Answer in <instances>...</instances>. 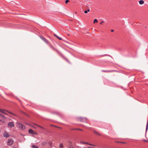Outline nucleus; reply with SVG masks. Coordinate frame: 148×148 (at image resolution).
I'll return each mask as SVG.
<instances>
[{
  "label": "nucleus",
  "mask_w": 148,
  "mask_h": 148,
  "mask_svg": "<svg viewBox=\"0 0 148 148\" xmlns=\"http://www.w3.org/2000/svg\"><path fill=\"white\" fill-rule=\"evenodd\" d=\"M9 135L6 132H5L3 134V136L4 137H5L6 138L8 137H9Z\"/></svg>",
  "instance_id": "5"
},
{
  "label": "nucleus",
  "mask_w": 148,
  "mask_h": 148,
  "mask_svg": "<svg viewBox=\"0 0 148 148\" xmlns=\"http://www.w3.org/2000/svg\"><path fill=\"white\" fill-rule=\"evenodd\" d=\"M97 19H95L94 20V21H93L94 23H97Z\"/></svg>",
  "instance_id": "10"
},
{
  "label": "nucleus",
  "mask_w": 148,
  "mask_h": 148,
  "mask_svg": "<svg viewBox=\"0 0 148 148\" xmlns=\"http://www.w3.org/2000/svg\"><path fill=\"white\" fill-rule=\"evenodd\" d=\"M69 2V0H66L65 1V3L66 4V3H67Z\"/></svg>",
  "instance_id": "13"
},
{
  "label": "nucleus",
  "mask_w": 148,
  "mask_h": 148,
  "mask_svg": "<svg viewBox=\"0 0 148 148\" xmlns=\"http://www.w3.org/2000/svg\"><path fill=\"white\" fill-rule=\"evenodd\" d=\"M29 133L31 134H34V132L33 130H32L30 129L29 130Z\"/></svg>",
  "instance_id": "7"
},
{
  "label": "nucleus",
  "mask_w": 148,
  "mask_h": 148,
  "mask_svg": "<svg viewBox=\"0 0 148 148\" xmlns=\"http://www.w3.org/2000/svg\"><path fill=\"white\" fill-rule=\"evenodd\" d=\"M103 23V21H102L100 23V24H101Z\"/></svg>",
  "instance_id": "17"
},
{
  "label": "nucleus",
  "mask_w": 148,
  "mask_h": 148,
  "mask_svg": "<svg viewBox=\"0 0 148 148\" xmlns=\"http://www.w3.org/2000/svg\"><path fill=\"white\" fill-rule=\"evenodd\" d=\"M113 31H114V30H111V31L112 32H113Z\"/></svg>",
  "instance_id": "20"
},
{
  "label": "nucleus",
  "mask_w": 148,
  "mask_h": 148,
  "mask_svg": "<svg viewBox=\"0 0 148 148\" xmlns=\"http://www.w3.org/2000/svg\"><path fill=\"white\" fill-rule=\"evenodd\" d=\"M86 10L87 11V12H89L90 10V9H88Z\"/></svg>",
  "instance_id": "18"
},
{
  "label": "nucleus",
  "mask_w": 148,
  "mask_h": 148,
  "mask_svg": "<svg viewBox=\"0 0 148 148\" xmlns=\"http://www.w3.org/2000/svg\"><path fill=\"white\" fill-rule=\"evenodd\" d=\"M60 148H62V147H63V145H62V144L61 143V144H60Z\"/></svg>",
  "instance_id": "12"
},
{
  "label": "nucleus",
  "mask_w": 148,
  "mask_h": 148,
  "mask_svg": "<svg viewBox=\"0 0 148 148\" xmlns=\"http://www.w3.org/2000/svg\"><path fill=\"white\" fill-rule=\"evenodd\" d=\"M144 3V1L142 0H140L139 1V3L141 5L143 4Z\"/></svg>",
  "instance_id": "8"
},
{
  "label": "nucleus",
  "mask_w": 148,
  "mask_h": 148,
  "mask_svg": "<svg viewBox=\"0 0 148 148\" xmlns=\"http://www.w3.org/2000/svg\"><path fill=\"white\" fill-rule=\"evenodd\" d=\"M18 126L22 130H24L25 129V126L23 125L22 124L20 123H18Z\"/></svg>",
  "instance_id": "2"
},
{
  "label": "nucleus",
  "mask_w": 148,
  "mask_h": 148,
  "mask_svg": "<svg viewBox=\"0 0 148 148\" xmlns=\"http://www.w3.org/2000/svg\"><path fill=\"white\" fill-rule=\"evenodd\" d=\"M80 143L81 144H88V143H86L84 142H82V141H81L80 142Z\"/></svg>",
  "instance_id": "11"
},
{
  "label": "nucleus",
  "mask_w": 148,
  "mask_h": 148,
  "mask_svg": "<svg viewBox=\"0 0 148 148\" xmlns=\"http://www.w3.org/2000/svg\"><path fill=\"white\" fill-rule=\"evenodd\" d=\"M84 12L85 13H87L88 12L86 10Z\"/></svg>",
  "instance_id": "15"
},
{
  "label": "nucleus",
  "mask_w": 148,
  "mask_h": 148,
  "mask_svg": "<svg viewBox=\"0 0 148 148\" xmlns=\"http://www.w3.org/2000/svg\"><path fill=\"white\" fill-rule=\"evenodd\" d=\"M0 121H1L2 122H3V123H4L5 122V121L4 120L3 121H2V120H0Z\"/></svg>",
  "instance_id": "16"
},
{
  "label": "nucleus",
  "mask_w": 148,
  "mask_h": 148,
  "mask_svg": "<svg viewBox=\"0 0 148 148\" xmlns=\"http://www.w3.org/2000/svg\"><path fill=\"white\" fill-rule=\"evenodd\" d=\"M146 142H148V141H147V140H146Z\"/></svg>",
  "instance_id": "21"
},
{
  "label": "nucleus",
  "mask_w": 148,
  "mask_h": 148,
  "mask_svg": "<svg viewBox=\"0 0 148 148\" xmlns=\"http://www.w3.org/2000/svg\"><path fill=\"white\" fill-rule=\"evenodd\" d=\"M13 143V140L12 139H9L8 141V144L9 145H11Z\"/></svg>",
  "instance_id": "3"
},
{
  "label": "nucleus",
  "mask_w": 148,
  "mask_h": 148,
  "mask_svg": "<svg viewBox=\"0 0 148 148\" xmlns=\"http://www.w3.org/2000/svg\"><path fill=\"white\" fill-rule=\"evenodd\" d=\"M0 112H1L2 113H3L10 116V115H12L11 113L9 112H8L7 111L3 109H0Z\"/></svg>",
  "instance_id": "1"
},
{
  "label": "nucleus",
  "mask_w": 148,
  "mask_h": 148,
  "mask_svg": "<svg viewBox=\"0 0 148 148\" xmlns=\"http://www.w3.org/2000/svg\"><path fill=\"white\" fill-rule=\"evenodd\" d=\"M32 147L33 148H38V146H36L35 145H32Z\"/></svg>",
  "instance_id": "9"
},
{
  "label": "nucleus",
  "mask_w": 148,
  "mask_h": 148,
  "mask_svg": "<svg viewBox=\"0 0 148 148\" xmlns=\"http://www.w3.org/2000/svg\"><path fill=\"white\" fill-rule=\"evenodd\" d=\"M8 125L9 127H12L14 126L13 123L12 122H11L9 123L8 124Z\"/></svg>",
  "instance_id": "4"
},
{
  "label": "nucleus",
  "mask_w": 148,
  "mask_h": 148,
  "mask_svg": "<svg viewBox=\"0 0 148 148\" xmlns=\"http://www.w3.org/2000/svg\"><path fill=\"white\" fill-rule=\"evenodd\" d=\"M148 122H147V125L146 130H147L148 129Z\"/></svg>",
  "instance_id": "14"
},
{
  "label": "nucleus",
  "mask_w": 148,
  "mask_h": 148,
  "mask_svg": "<svg viewBox=\"0 0 148 148\" xmlns=\"http://www.w3.org/2000/svg\"><path fill=\"white\" fill-rule=\"evenodd\" d=\"M54 36H55L57 38H58L59 40H62V39L61 38L59 37L56 34H54Z\"/></svg>",
  "instance_id": "6"
},
{
  "label": "nucleus",
  "mask_w": 148,
  "mask_h": 148,
  "mask_svg": "<svg viewBox=\"0 0 148 148\" xmlns=\"http://www.w3.org/2000/svg\"><path fill=\"white\" fill-rule=\"evenodd\" d=\"M2 118H3V119H5V118L4 117V116H2Z\"/></svg>",
  "instance_id": "19"
},
{
  "label": "nucleus",
  "mask_w": 148,
  "mask_h": 148,
  "mask_svg": "<svg viewBox=\"0 0 148 148\" xmlns=\"http://www.w3.org/2000/svg\"><path fill=\"white\" fill-rule=\"evenodd\" d=\"M69 148H73L72 147V148H71V147Z\"/></svg>",
  "instance_id": "22"
}]
</instances>
